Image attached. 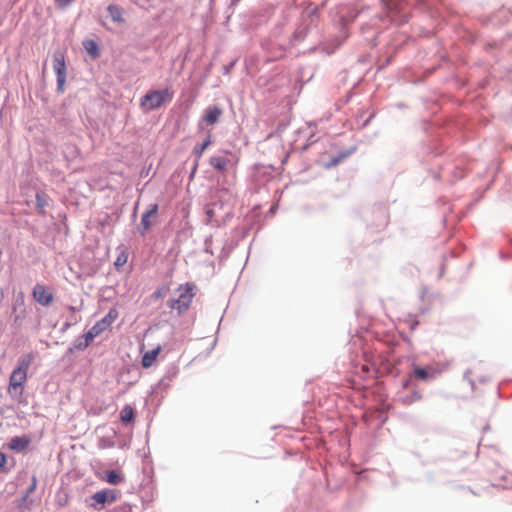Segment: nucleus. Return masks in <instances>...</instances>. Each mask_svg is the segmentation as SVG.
Segmentation results:
<instances>
[{"label":"nucleus","instance_id":"nucleus-1","mask_svg":"<svg viewBox=\"0 0 512 512\" xmlns=\"http://www.w3.org/2000/svg\"><path fill=\"white\" fill-rule=\"evenodd\" d=\"M33 360L34 355L32 353L25 354L19 359L18 366L12 371L9 378V394H22L23 384L27 380L28 370Z\"/></svg>","mask_w":512,"mask_h":512},{"label":"nucleus","instance_id":"nucleus-2","mask_svg":"<svg viewBox=\"0 0 512 512\" xmlns=\"http://www.w3.org/2000/svg\"><path fill=\"white\" fill-rule=\"evenodd\" d=\"M172 94L169 89L153 90L146 93L141 99V106L146 110H154L170 102Z\"/></svg>","mask_w":512,"mask_h":512},{"label":"nucleus","instance_id":"nucleus-3","mask_svg":"<svg viewBox=\"0 0 512 512\" xmlns=\"http://www.w3.org/2000/svg\"><path fill=\"white\" fill-rule=\"evenodd\" d=\"M193 289L194 285L191 283H186L185 285L180 286L177 289V298L169 301V307L176 309L179 313L187 310L194 297Z\"/></svg>","mask_w":512,"mask_h":512},{"label":"nucleus","instance_id":"nucleus-4","mask_svg":"<svg viewBox=\"0 0 512 512\" xmlns=\"http://www.w3.org/2000/svg\"><path fill=\"white\" fill-rule=\"evenodd\" d=\"M53 69L57 75V89L59 92L64 91L66 82V64L65 55L62 51H55L53 54Z\"/></svg>","mask_w":512,"mask_h":512},{"label":"nucleus","instance_id":"nucleus-5","mask_svg":"<svg viewBox=\"0 0 512 512\" xmlns=\"http://www.w3.org/2000/svg\"><path fill=\"white\" fill-rule=\"evenodd\" d=\"M119 493L113 489H104L94 493L91 497L93 501L90 504L95 510H101L106 504L114 503L118 498Z\"/></svg>","mask_w":512,"mask_h":512},{"label":"nucleus","instance_id":"nucleus-6","mask_svg":"<svg viewBox=\"0 0 512 512\" xmlns=\"http://www.w3.org/2000/svg\"><path fill=\"white\" fill-rule=\"evenodd\" d=\"M158 208V204H151L149 205L148 210L142 214L140 226L138 227V231L142 236H145L156 223L158 218Z\"/></svg>","mask_w":512,"mask_h":512},{"label":"nucleus","instance_id":"nucleus-7","mask_svg":"<svg viewBox=\"0 0 512 512\" xmlns=\"http://www.w3.org/2000/svg\"><path fill=\"white\" fill-rule=\"evenodd\" d=\"M33 299L40 305L50 306L54 300V295L43 284H36L32 290Z\"/></svg>","mask_w":512,"mask_h":512},{"label":"nucleus","instance_id":"nucleus-8","mask_svg":"<svg viewBox=\"0 0 512 512\" xmlns=\"http://www.w3.org/2000/svg\"><path fill=\"white\" fill-rule=\"evenodd\" d=\"M24 294L22 292L19 293L15 304L12 307V311L14 313V324L20 326L22 324L23 319L26 317V309L24 307Z\"/></svg>","mask_w":512,"mask_h":512},{"label":"nucleus","instance_id":"nucleus-9","mask_svg":"<svg viewBox=\"0 0 512 512\" xmlns=\"http://www.w3.org/2000/svg\"><path fill=\"white\" fill-rule=\"evenodd\" d=\"M223 114V110L218 106H209L205 110V114L203 116V121L208 125H214L220 119Z\"/></svg>","mask_w":512,"mask_h":512},{"label":"nucleus","instance_id":"nucleus-10","mask_svg":"<svg viewBox=\"0 0 512 512\" xmlns=\"http://www.w3.org/2000/svg\"><path fill=\"white\" fill-rule=\"evenodd\" d=\"M106 329H108V326H106L105 321L99 320L96 322L85 334L86 346H88L89 343L94 340V338L99 336Z\"/></svg>","mask_w":512,"mask_h":512},{"label":"nucleus","instance_id":"nucleus-11","mask_svg":"<svg viewBox=\"0 0 512 512\" xmlns=\"http://www.w3.org/2000/svg\"><path fill=\"white\" fill-rule=\"evenodd\" d=\"M161 349V346L158 345L155 349L145 352L141 360L142 367L147 369L153 366L157 360L159 353L161 352Z\"/></svg>","mask_w":512,"mask_h":512},{"label":"nucleus","instance_id":"nucleus-12","mask_svg":"<svg viewBox=\"0 0 512 512\" xmlns=\"http://www.w3.org/2000/svg\"><path fill=\"white\" fill-rule=\"evenodd\" d=\"M30 444V439L26 436H15L13 437L9 444H8V447L9 449L13 450V451H16V452H21L23 450H25Z\"/></svg>","mask_w":512,"mask_h":512},{"label":"nucleus","instance_id":"nucleus-13","mask_svg":"<svg viewBox=\"0 0 512 512\" xmlns=\"http://www.w3.org/2000/svg\"><path fill=\"white\" fill-rule=\"evenodd\" d=\"M230 159L227 156H213L210 158V165L219 172H226Z\"/></svg>","mask_w":512,"mask_h":512},{"label":"nucleus","instance_id":"nucleus-14","mask_svg":"<svg viewBox=\"0 0 512 512\" xmlns=\"http://www.w3.org/2000/svg\"><path fill=\"white\" fill-rule=\"evenodd\" d=\"M435 375H436V371L431 367H427V368L415 367L414 368V376L417 379L428 380V379L434 378Z\"/></svg>","mask_w":512,"mask_h":512},{"label":"nucleus","instance_id":"nucleus-15","mask_svg":"<svg viewBox=\"0 0 512 512\" xmlns=\"http://www.w3.org/2000/svg\"><path fill=\"white\" fill-rule=\"evenodd\" d=\"M107 10H108V13H109L110 17L112 18V20L114 22H117V23H123L124 22V18H123V15H122V10H121V8L119 6L111 4V5L108 6Z\"/></svg>","mask_w":512,"mask_h":512},{"label":"nucleus","instance_id":"nucleus-16","mask_svg":"<svg viewBox=\"0 0 512 512\" xmlns=\"http://www.w3.org/2000/svg\"><path fill=\"white\" fill-rule=\"evenodd\" d=\"M118 255L116 257V260L114 262V266L119 269L121 267H123L127 261H128V252H127V249L123 246L121 247H118Z\"/></svg>","mask_w":512,"mask_h":512},{"label":"nucleus","instance_id":"nucleus-17","mask_svg":"<svg viewBox=\"0 0 512 512\" xmlns=\"http://www.w3.org/2000/svg\"><path fill=\"white\" fill-rule=\"evenodd\" d=\"M105 481L112 485H117L123 482L124 478L114 470L106 472Z\"/></svg>","mask_w":512,"mask_h":512},{"label":"nucleus","instance_id":"nucleus-18","mask_svg":"<svg viewBox=\"0 0 512 512\" xmlns=\"http://www.w3.org/2000/svg\"><path fill=\"white\" fill-rule=\"evenodd\" d=\"M133 418H134L133 408L130 405L124 406L122 408V410L120 411V419L124 423H128V422L132 421Z\"/></svg>","mask_w":512,"mask_h":512},{"label":"nucleus","instance_id":"nucleus-19","mask_svg":"<svg viewBox=\"0 0 512 512\" xmlns=\"http://www.w3.org/2000/svg\"><path fill=\"white\" fill-rule=\"evenodd\" d=\"M84 47L92 57L97 58L99 56V48L95 41L88 40L84 42Z\"/></svg>","mask_w":512,"mask_h":512},{"label":"nucleus","instance_id":"nucleus-20","mask_svg":"<svg viewBox=\"0 0 512 512\" xmlns=\"http://www.w3.org/2000/svg\"><path fill=\"white\" fill-rule=\"evenodd\" d=\"M211 144V136L208 135L207 139L199 146L194 148V154L196 157V162L202 157L203 152L208 148Z\"/></svg>","mask_w":512,"mask_h":512},{"label":"nucleus","instance_id":"nucleus-21","mask_svg":"<svg viewBox=\"0 0 512 512\" xmlns=\"http://www.w3.org/2000/svg\"><path fill=\"white\" fill-rule=\"evenodd\" d=\"M46 195L43 193L36 194V206L40 213H44L45 208L47 206Z\"/></svg>","mask_w":512,"mask_h":512},{"label":"nucleus","instance_id":"nucleus-22","mask_svg":"<svg viewBox=\"0 0 512 512\" xmlns=\"http://www.w3.org/2000/svg\"><path fill=\"white\" fill-rule=\"evenodd\" d=\"M118 311L116 309H110L105 317L101 320L105 321L106 326L110 327V325L117 319Z\"/></svg>","mask_w":512,"mask_h":512},{"label":"nucleus","instance_id":"nucleus-23","mask_svg":"<svg viewBox=\"0 0 512 512\" xmlns=\"http://www.w3.org/2000/svg\"><path fill=\"white\" fill-rule=\"evenodd\" d=\"M36 487H37V477L34 475L32 477L31 485L28 488L27 495L33 493L35 491Z\"/></svg>","mask_w":512,"mask_h":512},{"label":"nucleus","instance_id":"nucleus-24","mask_svg":"<svg viewBox=\"0 0 512 512\" xmlns=\"http://www.w3.org/2000/svg\"><path fill=\"white\" fill-rule=\"evenodd\" d=\"M6 464V456L4 453L0 452V471L4 470Z\"/></svg>","mask_w":512,"mask_h":512},{"label":"nucleus","instance_id":"nucleus-25","mask_svg":"<svg viewBox=\"0 0 512 512\" xmlns=\"http://www.w3.org/2000/svg\"><path fill=\"white\" fill-rule=\"evenodd\" d=\"M73 0H56V3L59 7H66L70 3H72Z\"/></svg>","mask_w":512,"mask_h":512},{"label":"nucleus","instance_id":"nucleus-26","mask_svg":"<svg viewBox=\"0 0 512 512\" xmlns=\"http://www.w3.org/2000/svg\"><path fill=\"white\" fill-rule=\"evenodd\" d=\"M413 399H420V395L417 392H414L411 399L405 401V403H411Z\"/></svg>","mask_w":512,"mask_h":512},{"label":"nucleus","instance_id":"nucleus-27","mask_svg":"<svg viewBox=\"0 0 512 512\" xmlns=\"http://www.w3.org/2000/svg\"><path fill=\"white\" fill-rule=\"evenodd\" d=\"M342 157H335L332 159L331 164L329 166H335L341 161Z\"/></svg>","mask_w":512,"mask_h":512},{"label":"nucleus","instance_id":"nucleus-28","mask_svg":"<svg viewBox=\"0 0 512 512\" xmlns=\"http://www.w3.org/2000/svg\"><path fill=\"white\" fill-rule=\"evenodd\" d=\"M4 297H5L4 290L0 287V305L2 304V302L4 300Z\"/></svg>","mask_w":512,"mask_h":512},{"label":"nucleus","instance_id":"nucleus-29","mask_svg":"<svg viewBox=\"0 0 512 512\" xmlns=\"http://www.w3.org/2000/svg\"><path fill=\"white\" fill-rule=\"evenodd\" d=\"M408 385H409V380H406V381L404 382L403 386L406 388V387H408Z\"/></svg>","mask_w":512,"mask_h":512},{"label":"nucleus","instance_id":"nucleus-30","mask_svg":"<svg viewBox=\"0 0 512 512\" xmlns=\"http://www.w3.org/2000/svg\"><path fill=\"white\" fill-rule=\"evenodd\" d=\"M207 214H208L209 216H211V215H212V211H211V210H208V211H207Z\"/></svg>","mask_w":512,"mask_h":512},{"label":"nucleus","instance_id":"nucleus-31","mask_svg":"<svg viewBox=\"0 0 512 512\" xmlns=\"http://www.w3.org/2000/svg\"><path fill=\"white\" fill-rule=\"evenodd\" d=\"M70 309H71L72 311H76V308H75V307H70Z\"/></svg>","mask_w":512,"mask_h":512}]
</instances>
